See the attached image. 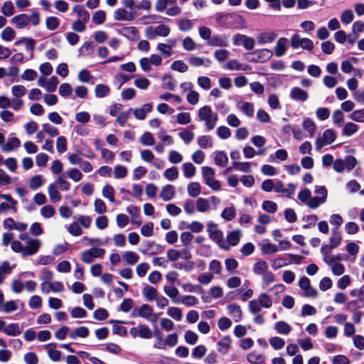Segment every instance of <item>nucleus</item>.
<instances>
[{
	"label": "nucleus",
	"mask_w": 364,
	"mask_h": 364,
	"mask_svg": "<svg viewBox=\"0 0 364 364\" xmlns=\"http://www.w3.org/2000/svg\"><path fill=\"white\" fill-rule=\"evenodd\" d=\"M19 239L23 241H26V245L24 247V251L23 252V257L36 254L41 245L40 240L31 238L28 232L21 233L19 235Z\"/></svg>",
	"instance_id": "1"
},
{
	"label": "nucleus",
	"mask_w": 364,
	"mask_h": 364,
	"mask_svg": "<svg viewBox=\"0 0 364 364\" xmlns=\"http://www.w3.org/2000/svg\"><path fill=\"white\" fill-rule=\"evenodd\" d=\"M291 46L294 49L301 47L308 50H311L314 48V43L311 40L306 38H301L297 34H294L291 36Z\"/></svg>",
	"instance_id": "2"
},
{
	"label": "nucleus",
	"mask_w": 364,
	"mask_h": 364,
	"mask_svg": "<svg viewBox=\"0 0 364 364\" xmlns=\"http://www.w3.org/2000/svg\"><path fill=\"white\" fill-rule=\"evenodd\" d=\"M210 238L215 242L218 246L225 250H229V246L223 237V232L219 229H208Z\"/></svg>",
	"instance_id": "3"
},
{
	"label": "nucleus",
	"mask_w": 364,
	"mask_h": 364,
	"mask_svg": "<svg viewBox=\"0 0 364 364\" xmlns=\"http://www.w3.org/2000/svg\"><path fill=\"white\" fill-rule=\"evenodd\" d=\"M153 309L149 304H142L140 308L134 309L132 311V317H142L146 319H149V317L152 315Z\"/></svg>",
	"instance_id": "4"
},
{
	"label": "nucleus",
	"mask_w": 364,
	"mask_h": 364,
	"mask_svg": "<svg viewBox=\"0 0 364 364\" xmlns=\"http://www.w3.org/2000/svg\"><path fill=\"white\" fill-rule=\"evenodd\" d=\"M119 33L131 41H135L139 39V33L137 28L134 26L124 27Z\"/></svg>",
	"instance_id": "5"
},
{
	"label": "nucleus",
	"mask_w": 364,
	"mask_h": 364,
	"mask_svg": "<svg viewBox=\"0 0 364 364\" xmlns=\"http://www.w3.org/2000/svg\"><path fill=\"white\" fill-rule=\"evenodd\" d=\"M230 315L232 317L235 322H239L242 316V311L240 306L237 304H230L227 306Z\"/></svg>",
	"instance_id": "6"
},
{
	"label": "nucleus",
	"mask_w": 364,
	"mask_h": 364,
	"mask_svg": "<svg viewBox=\"0 0 364 364\" xmlns=\"http://www.w3.org/2000/svg\"><path fill=\"white\" fill-rule=\"evenodd\" d=\"M290 97L294 100L305 102L309 97L308 93L300 87H294L291 89Z\"/></svg>",
	"instance_id": "7"
},
{
	"label": "nucleus",
	"mask_w": 364,
	"mask_h": 364,
	"mask_svg": "<svg viewBox=\"0 0 364 364\" xmlns=\"http://www.w3.org/2000/svg\"><path fill=\"white\" fill-rule=\"evenodd\" d=\"M142 295L148 301H155L159 295L158 290L151 286L146 285L142 289Z\"/></svg>",
	"instance_id": "8"
},
{
	"label": "nucleus",
	"mask_w": 364,
	"mask_h": 364,
	"mask_svg": "<svg viewBox=\"0 0 364 364\" xmlns=\"http://www.w3.org/2000/svg\"><path fill=\"white\" fill-rule=\"evenodd\" d=\"M176 193L175 187L173 185H166L164 186L160 193V197L164 201H168L173 198Z\"/></svg>",
	"instance_id": "9"
},
{
	"label": "nucleus",
	"mask_w": 364,
	"mask_h": 364,
	"mask_svg": "<svg viewBox=\"0 0 364 364\" xmlns=\"http://www.w3.org/2000/svg\"><path fill=\"white\" fill-rule=\"evenodd\" d=\"M114 18L117 21H132L134 18V14L128 13L124 9H118L114 12Z\"/></svg>",
	"instance_id": "10"
},
{
	"label": "nucleus",
	"mask_w": 364,
	"mask_h": 364,
	"mask_svg": "<svg viewBox=\"0 0 364 364\" xmlns=\"http://www.w3.org/2000/svg\"><path fill=\"white\" fill-rule=\"evenodd\" d=\"M231 343L232 340L229 336H224L217 343L218 350L223 354L227 353L230 348Z\"/></svg>",
	"instance_id": "11"
},
{
	"label": "nucleus",
	"mask_w": 364,
	"mask_h": 364,
	"mask_svg": "<svg viewBox=\"0 0 364 364\" xmlns=\"http://www.w3.org/2000/svg\"><path fill=\"white\" fill-rule=\"evenodd\" d=\"M11 23L15 24L18 28L26 27L28 24V15L26 14H21L15 16L12 18Z\"/></svg>",
	"instance_id": "12"
},
{
	"label": "nucleus",
	"mask_w": 364,
	"mask_h": 364,
	"mask_svg": "<svg viewBox=\"0 0 364 364\" xmlns=\"http://www.w3.org/2000/svg\"><path fill=\"white\" fill-rule=\"evenodd\" d=\"M198 299L192 295H186L183 296L181 299H173L174 304L182 303L183 304L188 306H193L198 304Z\"/></svg>",
	"instance_id": "13"
},
{
	"label": "nucleus",
	"mask_w": 364,
	"mask_h": 364,
	"mask_svg": "<svg viewBox=\"0 0 364 364\" xmlns=\"http://www.w3.org/2000/svg\"><path fill=\"white\" fill-rule=\"evenodd\" d=\"M89 329L85 326H81L73 330L69 336L72 339H76L77 337L86 338L89 336Z\"/></svg>",
	"instance_id": "14"
},
{
	"label": "nucleus",
	"mask_w": 364,
	"mask_h": 364,
	"mask_svg": "<svg viewBox=\"0 0 364 364\" xmlns=\"http://www.w3.org/2000/svg\"><path fill=\"white\" fill-rule=\"evenodd\" d=\"M240 239V233L238 230L231 231L227 235V240H225L228 246L237 245Z\"/></svg>",
	"instance_id": "15"
},
{
	"label": "nucleus",
	"mask_w": 364,
	"mask_h": 364,
	"mask_svg": "<svg viewBox=\"0 0 364 364\" xmlns=\"http://www.w3.org/2000/svg\"><path fill=\"white\" fill-rule=\"evenodd\" d=\"M247 360L252 364H263L265 361V357L262 354L253 351L247 355Z\"/></svg>",
	"instance_id": "16"
},
{
	"label": "nucleus",
	"mask_w": 364,
	"mask_h": 364,
	"mask_svg": "<svg viewBox=\"0 0 364 364\" xmlns=\"http://www.w3.org/2000/svg\"><path fill=\"white\" fill-rule=\"evenodd\" d=\"M208 44L211 46H227V41L225 37L220 36L219 35H213L209 39Z\"/></svg>",
	"instance_id": "17"
},
{
	"label": "nucleus",
	"mask_w": 364,
	"mask_h": 364,
	"mask_svg": "<svg viewBox=\"0 0 364 364\" xmlns=\"http://www.w3.org/2000/svg\"><path fill=\"white\" fill-rule=\"evenodd\" d=\"M275 330L280 334L288 335L291 331V327L285 321H277L274 324Z\"/></svg>",
	"instance_id": "18"
},
{
	"label": "nucleus",
	"mask_w": 364,
	"mask_h": 364,
	"mask_svg": "<svg viewBox=\"0 0 364 364\" xmlns=\"http://www.w3.org/2000/svg\"><path fill=\"white\" fill-rule=\"evenodd\" d=\"M342 240L341 233L338 229H333L330 237V247L336 248L338 247Z\"/></svg>",
	"instance_id": "19"
},
{
	"label": "nucleus",
	"mask_w": 364,
	"mask_h": 364,
	"mask_svg": "<svg viewBox=\"0 0 364 364\" xmlns=\"http://www.w3.org/2000/svg\"><path fill=\"white\" fill-rule=\"evenodd\" d=\"M277 36V35L273 32L262 33L258 36L257 41L259 43L264 44L274 41Z\"/></svg>",
	"instance_id": "20"
},
{
	"label": "nucleus",
	"mask_w": 364,
	"mask_h": 364,
	"mask_svg": "<svg viewBox=\"0 0 364 364\" xmlns=\"http://www.w3.org/2000/svg\"><path fill=\"white\" fill-rule=\"evenodd\" d=\"M287 43V39L286 38H280L275 47V54L277 57L284 55L286 53V45Z\"/></svg>",
	"instance_id": "21"
},
{
	"label": "nucleus",
	"mask_w": 364,
	"mask_h": 364,
	"mask_svg": "<svg viewBox=\"0 0 364 364\" xmlns=\"http://www.w3.org/2000/svg\"><path fill=\"white\" fill-rule=\"evenodd\" d=\"M73 10L80 18H82L81 21H82V22L86 23L90 19V14L84 9L83 6L75 5Z\"/></svg>",
	"instance_id": "22"
},
{
	"label": "nucleus",
	"mask_w": 364,
	"mask_h": 364,
	"mask_svg": "<svg viewBox=\"0 0 364 364\" xmlns=\"http://www.w3.org/2000/svg\"><path fill=\"white\" fill-rule=\"evenodd\" d=\"M48 191L50 199L53 203H55L60 200L61 195L60 192L58 191L55 184H50L48 188Z\"/></svg>",
	"instance_id": "23"
},
{
	"label": "nucleus",
	"mask_w": 364,
	"mask_h": 364,
	"mask_svg": "<svg viewBox=\"0 0 364 364\" xmlns=\"http://www.w3.org/2000/svg\"><path fill=\"white\" fill-rule=\"evenodd\" d=\"M122 258L128 264L133 265L138 262L139 257L134 252L127 251L122 255Z\"/></svg>",
	"instance_id": "24"
},
{
	"label": "nucleus",
	"mask_w": 364,
	"mask_h": 364,
	"mask_svg": "<svg viewBox=\"0 0 364 364\" xmlns=\"http://www.w3.org/2000/svg\"><path fill=\"white\" fill-rule=\"evenodd\" d=\"M4 332L10 336H16L21 334V331L18 323H10L4 329Z\"/></svg>",
	"instance_id": "25"
},
{
	"label": "nucleus",
	"mask_w": 364,
	"mask_h": 364,
	"mask_svg": "<svg viewBox=\"0 0 364 364\" xmlns=\"http://www.w3.org/2000/svg\"><path fill=\"white\" fill-rule=\"evenodd\" d=\"M109 87L104 84H98L95 86V94L97 97H105L109 94Z\"/></svg>",
	"instance_id": "26"
},
{
	"label": "nucleus",
	"mask_w": 364,
	"mask_h": 364,
	"mask_svg": "<svg viewBox=\"0 0 364 364\" xmlns=\"http://www.w3.org/2000/svg\"><path fill=\"white\" fill-rule=\"evenodd\" d=\"M154 336L156 338V342L154 344V348L157 349H165L164 341H163L162 332L156 328L154 329Z\"/></svg>",
	"instance_id": "27"
},
{
	"label": "nucleus",
	"mask_w": 364,
	"mask_h": 364,
	"mask_svg": "<svg viewBox=\"0 0 364 364\" xmlns=\"http://www.w3.org/2000/svg\"><path fill=\"white\" fill-rule=\"evenodd\" d=\"M26 43V49L31 52V58L33 57V51L35 48V40L31 38L22 37L20 40L15 42L16 45Z\"/></svg>",
	"instance_id": "28"
},
{
	"label": "nucleus",
	"mask_w": 364,
	"mask_h": 364,
	"mask_svg": "<svg viewBox=\"0 0 364 364\" xmlns=\"http://www.w3.org/2000/svg\"><path fill=\"white\" fill-rule=\"evenodd\" d=\"M268 269V264L263 260H259L255 263L253 272L258 275H262Z\"/></svg>",
	"instance_id": "29"
},
{
	"label": "nucleus",
	"mask_w": 364,
	"mask_h": 364,
	"mask_svg": "<svg viewBox=\"0 0 364 364\" xmlns=\"http://www.w3.org/2000/svg\"><path fill=\"white\" fill-rule=\"evenodd\" d=\"M162 87L165 90H173L176 87V82L169 75H164L162 77Z\"/></svg>",
	"instance_id": "30"
},
{
	"label": "nucleus",
	"mask_w": 364,
	"mask_h": 364,
	"mask_svg": "<svg viewBox=\"0 0 364 364\" xmlns=\"http://www.w3.org/2000/svg\"><path fill=\"white\" fill-rule=\"evenodd\" d=\"M200 185L198 182H192L188 185L187 191L191 197H197L200 193Z\"/></svg>",
	"instance_id": "31"
},
{
	"label": "nucleus",
	"mask_w": 364,
	"mask_h": 364,
	"mask_svg": "<svg viewBox=\"0 0 364 364\" xmlns=\"http://www.w3.org/2000/svg\"><path fill=\"white\" fill-rule=\"evenodd\" d=\"M214 160L216 165L222 167L225 166L228 162V158L223 151L216 152Z\"/></svg>",
	"instance_id": "32"
},
{
	"label": "nucleus",
	"mask_w": 364,
	"mask_h": 364,
	"mask_svg": "<svg viewBox=\"0 0 364 364\" xmlns=\"http://www.w3.org/2000/svg\"><path fill=\"white\" fill-rule=\"evenodd\" d=\"M226 68L230 70H246L248 65L241 64L237 60H231L228 62Z\"/></svg>",
	"instance_id": "33"
},
{
	"label": "nucleus",
	"mask_w": 364,
	"mask_h": 364,
	"mask_svg": "<svg viewBox=\"0 0 364 364\" xmlns=\"http://www.w3.org/2000/svg\"><path fill=\"white\" fill-rule=\"evenodd\" d=\"M196 168L194 165L190 162L183 164V171L186 178H190L193 177L196 173Z\"/></svg>",
	"instance_id": "34"
},
{
	"label": "nucleus",
	"mask_w": 364,
	"mask_h": 364,
	"mask_svg": "<svg viewBox=\"0 0 364 364\" xmlns=\"http://www.w3.org/2000/svg\"><path fill=\"white\" fill-rule=\"evenodd\" d=\"M277 246L273 243L264 242L262 245V252L264 255H271L277 252Z\"/></svg>",
	"instance_id": "35"
},
{
	"label": "nucleus",
	"mask_w": 364,
	"mask_h": 364,
	"mask_svg": "<svg viewBox=\"0 0 364 364\" xmlns=\"http://www.w3.org/2000/svg\"><path fill=\"white\" fill-rule=\"evenodd\" d=\"M358 129V127L353 123V122H348L346 124L343 129L342 134L346 136H352L354 134Z\"/></svg>",
	"instance_id": "36"
},
{
	"label": "nucleus",
	"mask_w": 364,
	"mask_h": 364,
	"mask_svg": "<svg viewBox=\"0 0 364 364\" xmlns=\"http://www.w3.org/2000/svg\"><path fill=\"white\" fill-rule=\"evenodd\" d=\"M303 128L312 136L315 133L316 125L311 119L306 118L303 122Z\"/></svg>",
	"instance_id": "37"
},
{
	"label": "nucleus",
	"mask_w": 364,
	"mask_h": 364,
	"mask_svg": "<svg viewBox=\"0 0 364 364\" xmlns=\"http://www.w3.org/2000/svg\"><path fill=\"white\" fill-rule=\"evenodd\" d=\"M114 190L111 185H106L102 188V196L109 199L112 203L114 202Z\"/></svg>",
	"instance_id": "38"
},
{
	"label": "nucleus",
	"mask_w": 364,
	"mask_h": 364,
	"mask_svg": "<svg viewBox=\"0 0 364 364\" xmlns=\"http://www.w3.org/2000/svg\"><path fill=\"white\" fill-rule=\"evenodd\" d=\"M291 263V261L287 257H278L273 261L272 267L274 269H277Z\"/></svg>",
	"instance_id": "39"
},
{
	"label": "nucleus",
	"mask_w": 364,
	"mask_h": 364,
	"mask_svg": "<svg viewBox=\"0 0 364 364\" xmlns=\"http://www.w3.org/2000/svg\"><path fill=\"white\" fill-rule=\"evenodd\" d=\"M59 81L57 77L52 76L45 84V88L48 92L55 91Z\"/></svg>",
	"instance_id": "40"
},
{
	"label": "nucleus",
	"mask_w": 364,
	"mask_h": 364,
	"mask_svg": "<svg viewBox=\"0 0 364 364\" xmlns=\"http://www.w3.org/2000/svg\"><path fill=\"white\" fill-rule=\"evenodd\" d=\"M257 301H259L262 307L269 309L272 305V301L271 298L266 293L261 294L258 297Z\"/></svg>",
	"instance_id": "41"
},
{
	"label": "nucleus",
	"mask_w": 364,
	"mask_h": 364,
	"mask_svg": "<svg viewBox=\"0 0 364 364\" xmlns=\"http://www.w3.org/2000/svg\"><path fill=\"white\" fill-rule=\"evenodd\" d=\"M354 18L353 11L350 9H346L343 11L341 15V21L344 24L350 23Z\"/></svg>",
	"instance_id": "42"
},
{
	"label": "nucleus",
	"mask_w": 364,
	"mask_h": 364,
	"mask_svg": "<svg viewBox=\"0 0 364 364\" xmlns=\"http://www.w3.org/2000/svg\"><path fill=\"white\" fill-rule=\"evenodd\" d=\"M269 343L274 349L280 350L284 348L285 341L283 338L275 336L269 339Z\"/></svg>",
	"instance_id": "43"
},
{
	"label": "nucleus",
	"mask_w": 364,
	"mask_h": 364,
	"mask_svg": "<svg viewBox=\"0 0 364 364\" xmlns=\"http://www.w3.org/2000/svg\"><path fill=\"white\" fill-rule=\"evenodd\" d=\"M139 337L144 339H149L152 337L153 333L148 326L144 324L139 325Z\"/></svg>",
	"instance_id": "44"
},
{
	"label": "nucleus",
	"mask_w": 364,
	"mask_h": 364,
	"mask_svg": "<svg viewBox=\"0 0 364 364\" xmlns=\"http://www.w3.org/2000/svg\"><path fill=\"white\" fill-rule=\"evenodd\" d=\"M15 31L11 27L5 28L1 32V38L6 41H12L15 37Z\"/></svg>",
	"instance_id": "45"
},
{
	"label": "nucleus",
	"mask_w": 364,
	"mask_h": 364,
	"mask_svg": "<svg viewBox=\"0 0 364 364\" xmlns=\"http://www.w3.org/2000/svg\"><path fill=\"white\" fill-rule=\"evenodd\" d=\"M60 24L59 19L55 16H50L46 18V25L48 30H55Z\"/></svg>",
	"instance_id": "46"
},
{
	"label": "nucleus",
	"mask_w": 364,
	"mask_h": 364,
	"mask_svg": "<svg viewBox=\"0 0 364 364\" xmlns=\"http://www.w3.org/2000/svg\"><path fill=\"white\" fill-rule=\"evenodd\" d=\"M196 206L199 212H205L209 210L210 205L208 200L205 198H199L196 203Z\"/></svg>",
	"instance_id": "47"
},
{
	"label": "nucleus",
	"mask_w": 364,
	"mask_h": 364,
	"mask_svg": "<svg viewBox=\"0 0 364 364\" xmlns=\"http://www.w3.org/2000/svg\"><path fill=\"white\" fill-rule=\"evenodd\" d=\"M140 142L144 146H151L154 144V139L150 132H146L141 136Z\"/></svg>",
	"instance_id": "48"
},
{
	"label": "nucleus",
	"mask_w": 364,
	"mask_h": 364,
	"mask_svg": "<svg viewBox=\"0 0 364 364\" xmlns=\"http://www.w3.org/2000/svg\"><path fill=\"white\" fill-rule=\"evenodd\" d=\"M168 314L176 321H181L183 316L181 309L178 307H170L168 309Z\"/></svg>",
	"instance_id": "49"
},
{
	"label": "nucleus",
	"mask_w": 364,
	"mask_h": 364,
	"mask_svg": "<svg viewBox=\"0 0 364 364\" xmlns=\"http://www.w3.org/2000/svg\"><path fill=\"white\" fill-rule=\"evenodd\" d=\"M164 291L168 296H169L171 299H172L173 301V299H177L176 296L178 295L179 291L176 287L164 286Z\"/></svg>",
	"instance_id": "50"
},
{
	"label": "nucleus",
	"mask_w": 364,
	"mask_h": 364,
	"mask_svg": "<svg viewBox=\"0 0 364 364\" xmlns=\"http://www.w3.org/2000/svg\"><path fill=\"white\" fill-rule=\"evenodd\" d=\"M106 14L102 10L97 11L92 16V21L95 24H102L105 21Z\"/></svg>",
	"instance_id": "51"
},
{
	"label": "nucleus",
	"mask_w": 364,
	"mask_h": 364,
	"mask_svg": "<svg viewBox=\"0 0 364 364\" xmlns=\"http://www.w3.org/2000/svg\"><path fill=\"white\" fill-rule=\"evenodd\" d=\"M233 166H237L236 170L240 171L244 173H250L251 167L250 162H239L234 161L232 162Z\"/></svg>",
	"instance_id": "52"
},
{
	"label": "nucleus",
	"mask_w": 364,
	"mask_h": 364,
	"mask_svg": "<svg viewBox=\"0 0 364 364\" xmlns=\"http://www.w3.org/2000/svg\"><path fill=\"white\" fill-rule=\"evenodd\" d=\"M164 177L169 180V181H173L176 179L178 176V171L176 166H173L170 168H168L165 171Z\"/></svg>",
	"instance_id": "53"
},
{
	"label": "nucleus",
	"mask_w": 364,
	"mask_h": 364,
	"mask_svg": "<svg viewBox=\"0 0 364 364\" xmlns=\"http://www.w3.org/2000/svg\"><path fill=\"white\" fill-rule=\"evenodd\" d=\"M93 316L96 320L104 321L109 316L108 311L103 308H99L94 311Z\"/></svg>",
	"instance_id": "54"
},
{
	"label": "nucleus",
	"mask_w": 364,
	"mask_h": 364,
	"mask_svg": "<svg viewBox=\"0 0 364 364\" xmlns=\"http://www.w3.org/2000/svg\"><path fill=\"white\" fill-rule=\"evenodd\" d=\"M323 140L325 141L326 144H330L335 141L336 135L334 131L331 129H328L324 131L323 133Z\"/></svg>",
	"instance_id": "55"
},
{
	"label": "nucleus",
	"mask_w": 364,
	"mask_h": 364,
	"mask_svg": "<svg viewBox=\"0 0 364 364\" xmlns=\"http://www.w3.org/2000/svg\"><path fill=\"white\" fill-rule=\"evenodd\" d=\"M2 13L6 16H11L14 14V6L10 1H6L1 9Z\"/></svg>",
	"instance_id": "56"
},
{
	"label": "nucleus",
	"mask_w": 364,
	"mask_h": 364,
	"mask_svg": "<svg viewBox=\"0 0 364 364\" xmlns=\"http://www.w3.org/2000/svg\"><path fill=\"white\" fill-rule=\"evenodd\" d=\"M72 91V87L69 83H63L59 87V94L62 97H69L71 95Z\"/></svg>",
	"instance_id": "57"
},
{
	"label": "nucleus",
	"mask_w": 364,
	"mask_h": 364,
	"mask_svg": "<svg viewBox=\"0 0 364 364\" xmlns=\"http://www.w3.org/2000/svg\"><path fill=\"white\" fill-rule=\"evenodd\" d=\"M206 353V348L203 345H199L193 349L191 355L195 358H201Z\"/></svg>",
	"instance_id": "58"
},
{
	"label": "nucleus",
	"mask_w": 364,
	"mask_h": 364,
	"mask_svg": "<svg viewBox=\"0 0 364 364\" xmlns=\"http://www.w3.org/2000/svg\"><path fill=\"white\" fill-rule=\"evenodd\" d=\"M171 69L180 73H185L188 70L187 65L182 60L174 61L171 66Z\"/></svg>",
	"instance_id": "59"
},
{
	"label": "nucleus",
	"mask_w": 364,
	"mask_h": 364,
	"mask_svg": "<svg viewBox=\"0 0 364 364\" xmlns=\"http://www.w3.org/2000/svg\"><path fill=\"white\" fill-rule=\"evenodd\" d=\"M248 308L250 312L252 314H257L262 310V306L256 299H253L249 301Z\"/></svg>",
	"instance_id": "60"
},
{
	"label": "nucleus",
	"mask_w": 364,
	"mask_h": 364,
	"mask_svg": "<svg viewBox=\"0 0 364 364\" xmlns=\"http://www.w3.org/2000/svg\"><path fill=\"white\" fill-rule=\"evenodd\" d=\"M178 28L181 31H188L192 29L193 23L191 20L183 18L178 21Z\"/></svg>",
	"instance_id": "61"
},
{
	"label": "nucleus",
	"mask_w": 364,
	"mask_h": 364,
	"mask_svg": "<svg viewBox=\"0 0 364 364\" xmlns=\"http://www.w3.org/2000/svg\"><path fill=\"white\" fill-rule=\"evenodd\" d=\"M198 144L203 149L211 147L213 146L211 138L209 136H202L199 137L198 139Z\"/></svg>",
	"instance_id": "62"
},
{
	"label": "nucleus",
	"mask_w": 364,
	"mask_h": 364,
	"mask_svg": "<svg viewBox=\"0 0 364 364\" xmlns=\"http://www.w3.org/2000/svg\"><path fill=\"white\" fill-rule=\"evenodd\" d=\"M185 341L188 344H191V345H194L197 343L198 341V335L192 331H187L186 333H185Z\"/></svg>",
	"instance_id": "63"
},
{
	"label": "nucleus",
	"mask_w": 364,
	"mask_h": 364,
	"mask_svg": "<svg viewBox=\"0 0 364 364\" xmlns=\"http://www.w3.org/2000/svg\"><path fill=\"white\" fill-rule=\"evenodd\" d=\"M350 117L355 122H364V109L353 112Z\"/></svg>",
	"instance_id": "64"
}]
</instances>
